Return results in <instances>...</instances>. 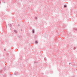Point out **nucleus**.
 <instances>
[{
    "mask_svg": "<svg viewBox=\"0 0 77 77\" xmlns=\"http://www.w3.org/2000/svg\"><path fill=\"white\" fill-rule=\"evenodd\" d=\"M74 48L75 49V48Z\"/></svg>",
    "mask_w": 77,
    "mask_h": 77,
    "instance_id": "nucleus-10",
    "label": "nucleus"
},
{
    "mask_svg": "<svg viewBox=\"0 0 77 77\" xmlns=\"http://www.w3.org/2000/svg\"><path fill=\"white\" fill-rule=\"evenodd\" d=\"M32 33H35V30L34 29H33L32 30Z\"/></svg>",
    "mask_w": 77,
    "mask_h": 77,
    "instance_id": "nucleus-3",
    "label": "nucleus"
},
{
    "mask_svg": "<svg viewBox=\"0 0 77 77\" xmlns=\"http://www.w3.org/2000/svg\"><path fill=\"white\" fill-rule=\"evenodd\" d=\"M5 50H6L5 49Z\"/></svg>",
    "mask_w": 77,
    "mask_h": 77,
    "instance_id": "nucleus-11",
    "label": "nucleus"
},
{
    "mask_svg": "<svg viewBox=\"0 0 77 77\" xmlns=\"http://www.w3.org/2000/svg\"><path fill=\"white\" fill-rule=\"evenodd\" d=\"M14 75H18V73L17 72H16L14 73Z\"/></svg>",
    "mask_w": 77,
    "mask_h": 77,
    "instance_id": "nucleus-1",
    "label": "nucleus"
},
{
    "mask_svg": "<svg viewBox=\"0 0 77 77\" xmlns=\"http://www.w3.org/2000/svg\"><path fill=\"white\" fill-rule=\"evenodd\" d=\"M35 19H37V17H35Z\"/></svg>",
    "mask_w": 77,
    "mask_h": 77,
    "instance_id": "nucleus-7",
    "label": "nucleus"
},
{
    "mask_svg": "<svg viewBox=\"0 0 77 77\" xmlns=\"http://www.w3.org/2000/svg\"><path fill=\"white\" fill-rule=\"evenodd\" d=\"M75 30H77V29H75Z\"/></svg>",
    "mask_w": 77,
    "mask_h": 77,
    "instance_id": "nucleus-8",
    "label": "nucleus"
},
{
    "mask_svg": "<svg viewBox=\"0 0 77 77\" xmlns=\"http://www.w3.org/2000/svg\"><path fill=\"white\" fill-rule=\"evenodd\" d=\"M66 5H64V8H66Z\"/></svg>",
    "mask_w": 77,
    "mask_h": 77,
    "instance_id": "nucleus-5",
    "label": "nucleus"
},
{
    "mask_svg": "<svg viewBox=\"0 0 77 77\" xmlns=\"http://www.w3.org/2000/svg\"><path fill=\"white\" fill-rule=\"evenodd\" d=\"M14 32H15L16 33H17V31L16 30H14Z\"/></svg>",
    "mask_w": 77,
    "mask_h": 77,
    "instance_id": "nucleus-2",
    "label": "nucleus"
},
{
    "mask_svg": "<svg viewBox=\"0 0 77 77\" xmlns=\"http://www.w3.org/2000/svg\"><path fill=\"white\" fill-rule=\"evenodd\" d=\"M10 27H11V26H12V25H11V24H10L9 25Z\"/></svg>",
    "mask_w": 77,
    "mask_h": 77,
    "instance_id": "nucleus-6",
    "label": "nucleus"
},
{
    "mask_svg": "<svg viewBox=\"0 0 77 77\" xmlns=\"http://www.w3.org/2000/svg\"><path fill=\"white\" fill-rule=\"evenodd\" d=\"M35 44H38V42H37V41H35Z\"/></svg>",
    "mask_w": 77,
    "mask_h": 77,
    "instance_id": "nucleus-4",
    "label": "nucleus"
},
{
    "mask_svg": "<svg viewBox=\"0 0 77 77\" xmlns=\"http://www.w3.org/2000/svg\"><path fill=\"white\" fill-rule=\"evenodd\" d=\"M70 64H71V63H69V65H70Z\"/></svg>",
    "mask_w": 77,
    "mask_h": 77,
    "instance_id": "nucleus-9",
    "label": "nucleus"
}]
</instances>
